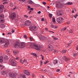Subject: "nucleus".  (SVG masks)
I'll return each mask as SVG.
<instances>
[{"label":"nucleus","instance_id":"nucleus-9","mask_svg":"<svg viewBox=\"0 0 78 78\" xmlns=\"http://www.w3.org/2000/svg\"><path fill=\"white\" fill-rule=\"evenodd\" d=\"M9 75L11 78H16V74L13 73H9Z\"/></svg>","mask_w":78,"mask_h":78},{"label":"nucleus","instance_id":"nucleus-59","mask_svg":"<svg viewBox=\"0 0 78 78\" xmlns=\"http://www.w3.org/2000/svg\"><path fill=\"white\" fill-rule=\"evenodd\" d=\"M48 61H47L45 63V64H47V63H48Z\"/></svg>","mask_w":78,"mask_h":78},{"label":"nucleus","instance_id":"nucleus-14","mask_svg":"<svg viewBox=\"0 0 78 78\" xmlns=\"http://www.w3.org/2000/svg\"><path fill=\"white\" fill-rule=\"evenodd\" d=\"M25 62V65H26V66H27V65L28 64V62H27V60H25V59H24L23 62L22 63V64H24Z\"/></svg>","mask_w":78,"mask_h":78},{"label":"nucleus","instance_id":"nucleus-43","mask_svg":"<svg viewBox=\"0 0 78 78\" xmlns=\"http://www.w3.org/2000/svg\"><path fill=\"white\" fill-rule=\"evenodd\" d=\"M29 38H30V41H33V38H31V37H30Z\"/></svg>","mask_w":78,"mask_h":78},{"label":"nucleus","instance_id":"nucleus-11","mask_svg":"<svg viewBox=\"0 0 78 78\" xmlns=\"http://www.w3.org/2000/svg\"><path fill=\"white\" fill-rule=\"evenodd\" d=\"M5 42V39L4 38H2L0 40V44H3Z\"/></svg>","mask_w":78,"mask_h":78},{"label":"nucleus","instance_id":"nucleus-57","mask_svg":"<svg viewBox=\"0 0 78 78\" xmlns=\"http://www.w3.org/2000/svg\"><path fill=\"white\" fill-rule=\"evenodd\" d=\"M31 13V10H30V12H28L29 14H30Z\"/></svg>","mask_w":78,"mask_h":78},{"label":"nucleus","instance_id":"nucleus-60","mask_svg":"<svg viewBox=\"0 0 78 78\" xmlns=\"http://www.w3.org/2000/svg\"><path fill=\"white\" fill-rule=\"evenodd\" d=\"M41 12L40 11H39L38 12V14H40Z\"/></svg>","mask_w":78,"mask_h":78},{"label":"nucleus","instance_id":"nucleus-55","mask_svg":"<svg viewBox=\"0 0 78 78\" xmlns=\"http://www.w3.org/2000/svg\"><path fill=\"white\" fill-rule=\"evenodd\" d=\"M4 68H5V67L2 66V68H1V70H2L3 69H4Z\"/></svg>","mask_w":78,"mask_h":78},{"label":"nucleus","instance_id":"nucleus-62","mask_svg":"<svg viewBox=\"0 0 78 78\" xmlns=\"http://www.w3.org/2000/svg\"><path fill=\"white\" fill-rule=\"evenodd\" d=\"M20 62L21 63H22V59L20 60Z\"/></svg>","mask_w":78,"mask_h":78},{"label":"nucleus","instance_id":"nucleus-41","mask_svg":"<svg viewBox=\"0 0 78 78\" xmlns=\"http://www.w3.org/2000/svg\"><path fill=\"white\" fill-rule=\"evenodd\" d=\"M24 38H25L26 39H27V36L26 35H24L23 36Z\"/></svg>","mask_w":78,"mask_h":78},{"label":"nucleus","instance_id":"nucleus-5","mask_svg":"<svg viewBox=\"0 0 78 78\" xmlns=\"http://www.w3.org/2000/svg\"><path fill=\"white\" fill-rule=\"evenodd\" d=\"M10 17L13 20L15 19V18L16 17V14L14 12L12 13L10 15Z\"/></svg>","mask_w":78,"mask_h":78},{"label":"nucleus","instance_id":"nucleus-40","mask_svg":"<svg viewBox=\"0 0 78 78\" xmlns=\"http://www.w3.org/2000/svg\"><path fill=\"white\" fill-rule=\"evenodd\" d=\"M69 43L68 44V45L69 47H70V46H71V43Z\"/></svg>","mask_w":78,"mask_h":78},{"label":"nucleus","instance_id":"nucleus-28","mask_svg":"<svg viewBox=\"0 0 78 78\" xmlns=\"http://www.w3.org/2000/svg\"><path fill=\"white\" fill-rule=\"evenodd\" d=\"M54 52L55 54H58V51L55 50H54Z\"/></svg>","mask_w":78,"mask_h":78},{"label":"nucleus","instance_id":"nucleus-4","mask_svg":"<svg viewBox=\"0 0 78 78\" xmlns=\"http://www.w3.org/2000/svg\"><path fill=\"white\" fill-rule=\"evenodd\" d=\"M56 6L57 8H62L64 6L63 4L61 3H57L56 4Z\"/></svg>","mask_w":78,"mask_h":78},{"label":"nucleus","instance_id":"nucleus-8","mask_svg":"<svg viewBox=\"0 0 78 78\" xmlns=\"http://www.w3.org/2000/svg\"><path fill=\"white\" fill-rule=\"evenodd\" d=\"M25 25L26 26H29L31 25V22L29 20H27L25 22Z\"/></svg>","mask_w":78,"mask_h":78},{"label":"nucleus","instance_id":"nucleus-26","mask_svg":"<svg viewBox=\"0 0 78 78\" xmlns=\"http://www.w3.org/2000/svg\"><path fill=\"white\" fill-rule=\"evenodd\" d=\"M1 28H5V25H4V24H1Z\"/></svg>","mask_w":78,"mask_h":78},{"label":"nucleus","instance_id":"nucleus-1","mask_svg":"<svg viewBox=\"0 0 78 78\" xmlns=\"http://www.w3.org/2000/svg\"><path fill=\"white\" fill-rule=\"evenodd\" d=\"M14 47L17 48L18 47H19L21 48H23L25 47V43L23 42L21 43V44H20L18 42H16L14 44Z\"/></svg>","mask_w":78,"mask_h":78},{"label":"nucleus","instance_id":"nucleus-63","mask_svg":"<svg viewBox=\"0 0 78 78\" xmlns=\"http://www.w3.org/2000/svg\"><path fill=\"white\" fill-rule=\"evenodd\" d=\"M67 24L69 25V24H70V23L69 22H68L67 23Z\"/></svg>","mask_w":78,"mask_h":78},{"label":"nucleus","instance_id":"nucleus-58","mask_svg":"<svg viewBox=\"0 0 78 78\" xmlns=\"http://www.w3.org/2000/svg\"><path fill=\"white\" fill-rule=\"evenodd\" d=\"M11 34V33L10 32H9L7 33V34Z\"/></svg>","mask_w":78,"mask_h":78},{"label":"nucleus","instance_id":"nucleus-54","mask_svg":"<svg viewBox=\"0 0 78 78\" xmlns=\"http://www.w3.org/2000/svg\"><path fill=\"white\" fill-rule=\"evenodd\" d=\"M76 50L78 51V46H77L76 47Z\"/></svg>","mask_w":78,"mask_h":78},{"label":"nucleus","instance_id":"nucleus-10","mask_svg":"<svg viewBox=\"0 0 78 78\" xmlns=\"http://www.w3.org/2000/svg\"><path fill=\"white\" fill-rule=\"evenodd\" d=\"M24 74H25L26 75H27L28 76L30 75V72H29L28 70H24Z\"/></svg>","mask_w":78,"mask_h":78},{"label":"nucleus","instance_id":"nucleus-51","mask_svg":"<svg viewBox=\"0 0 78 78\" xmlns=\"http://www.w3.org/2000/svg\"><path fill=\"white\" fill-rule=\"evenodd\" d=\"M1 22H2V23L4 22V20H2L1 21Z\"/></svg>","mask_w":78,"mask_h":78},{"label":"nucleus","instance_id":"nucleus-29","mask_svg":"<svg viewBox=\"0 0 78 78\" xmlns=\"http://www.w3.org/2000/svg\"><path fill=\"white\" fill-rule=\"evenodd\" d=\"M19 1H21V2H23V3L26 2V0H19Z\"/></svg>","mask_w":78,"mask_h":78},{"label":"nucleus","instance_id":"nucleus-48","mask_svg":"<svg viewBox=\"0 0 78 78\" xmlns=\"http://www.w3.org/2000/svg\"><path fill=\"white\" fill-rule=\"evenodd\" d=\"M40 62H41V65H42V64H43V62H42V61H40Z\"/></svg>","mask_w":78,"mask_h":78},{"label":"nucleus","instance_id":"nucleus-20","mask_svg":"<svg viewBox=\"0 0 78 78\" xmlns=\"http://www.w3.org/2000/svg\"><path fill=\"white\" fill-rule=\"evenodd\" d=\"M59 62L60 64H64V62L62 61H61V59L59 60Z\"/></svg>","mask_w":78,"mask_h":78},{"label":"nucleus","instance_id":"nucleus-13","mask_svg":"<svg viewBox=\"0 0 78 78\" xmlns=\"http://www.w3.org/2000/svg\"><path fill=\"white\" fill-rule=\"evenodd\" d=\"M48 48H49V50L50 51H51V50H53V46L51 44L49 45Z\"/></svg>","mask_w":78,"mask_h":78},{"label":"nucleus","instance_id":"nucleus-24","mask_svg":"<svg viewBox=\"0 0 78 78\" xmlns=\"http://www.w3.org/2000/svg\"><path fill=\"white\" fill-rule=\"evenodd\" d=\"M4 16V15L3 14H2L0 15V17H1V18H2V19H3V18H5V17Z\"/></svg>","mask_w":78,"mask_h":78},{"label":"nucleus","instance_id":"nucleus-35","mask_svg":"<svg viewBox=\"0 0 78 78\" xmlns=\"http://www.w3.org/2000/svg\"><path fill=\"white\" fill-rule=\"evenodd\" d=\"M67 29V28L66 27H64L63 28L62 30V31H65V30Z\"/></svg>","mask_w":78,"mask_h":78},{"label":"nucleus","instance_id":"nucleus-61","mask_svg":"<svg viewBox=\"0 0 78 78\" xmlns=\"http://www.w3.org/2000/svg\"><path fill=\"white\" fill-rule=\"evenodd\" d=\"M45 30H46V31L48 30V29L47 28H45Z\"/></svg>","mask_w":78,"mask_h":78},{"label":"nucleus","instance_id":"nucleus-50","mask_svg":"<svg viewBox=\"0 0 78 78\" xmlns=\"http://www.w3.org/2000/svg\"><path fill=\"white\" fill-rule=\"evenodd\" d=\"M8 2H5L3 3V4H6V3H7Z\"/></svg>","mask_w":78,"mask_h":78},{"label":"nucleus","instance_id":"nucleus-30","mask_svg":"<svg viewBox=\"0 0 78 78\" xmlns=\"http://www.w3.org/2000/svg\"><path fill=\"white\" fill-rule=\"evenodd\" d=\"M21 77H23V78H26V76L24 75H21Z\"/></svg>","mask_w":78,"mask_h":78},{"label":"nucleus","instance_id":"nucleus-18","mask_svg":"<svg viewBox=\"0 0 78 78\" xmlns=\"http://www.w3.org/2000/svg\"><path fill=\"white\" fill-rule=\"evenodd\" d=\"M8 44H9V42L8 41L6 42L5 45H4L5 47H8Z\"/></svg>","mask_w":78,"mask_h":78},{"label":"nucleus","instance_id":"nucleus-6","mask_svg":"<svg viewBox=\"0 0 78 78\" xmlns=\"http://www.w3.org/2000/svg\"><path fill=\"white\" fill-rule=\"evenodd\" d=\"M11 66H12L16 67V66H17V62H16V61L13 60H12L11 61Z\"/></svg>","mask_w":78,"mask_h":78},{"label":"nucleus","instance_id":"nucleus-56","mask_svg":"<svg viewBox=\"0 0 78 78\" xmlns=\"http://www.w3.org/2000/svg\"><path fill=\"white\" fill-rule=\"evenodd\" d=\"M60 71V69H58L57 70V72H59Z\"/></svg>","mask_w":78,"mask_h":78},{"label":"nucleus","instance_id":"nucleus-15","mask_svg":"<svg viewBox=\"0 0 78 78\" xmlns=\"http://www.w3.org/2000/svg\"><path fill=\"white\" fill-rule=\"evenodd\" d=\"M62 59H64V60H65V59L66 61H69V60H70V59H69V58H67L66 56H64L62 58Z\"/></svg>","mask_w":78,"mask_h":78},{"label":"nucleus","instance_id":"nucleus-23","mask_svg":"<svg viewBox=\"0 0 78 78\" xmlns=\"http://www.w3.org/2000/svg\"><path fill=\"white\" fill-rule=\"evenodd\" d=\"M72 4H73V3L72 2H68L66 3V5H72Z\"/></svg>","mask_w":78,"mask_h":78},{"label":"nucleus","instance_id":"nucleus-27","mask_svg":"<svg viewBox=\"0 0 78 78\" xmlns=\"http://www.w3.org/2000/svg\"><path fill=\"white\" fill-rule=\"evenodd\" d=\"M52 21L54 23H55L56 22V20L55 18H52Z\"/></svg>","mask_w":78,"mask_h":78},{"label":"nucleus","instance_id":"nucleus-33","mask_svg":"<svg viewBox=\"0 0 78 78\" xmlns=\"http://www.w3.org/2000/svg\"><path fill=\"white\" fill-rule=\"evenodd\" d=\"M31 55H33V56H36V55L35 53H31Z\"/></svg>","mask_w":78,"mask_h":78},{"label":"nucleus","instance_id":"nucleus-39","mask_svg":"<svg viewBox=\"0 0 78 78\" xmlns=\"http://www.w3.org/2000/svg\"><path fill=\"white\" fill-rule=\"evenodd\" d=\"M53 39H54V40H57V39H58V38H57L55 37H53Z\"/></svg>","mask_w":78,"mask_h":78},{"label":"nucleus","instance_id":"nucleus-17","mask_svg":"<svg viewBox=\"0 0 78 78\" xmlns=\"http://www.w3.org/2000/svg\"><path fill=\"white\" fill-rule=\"evenodd\" d=\"M3 61V57L2 56H1L0 57V62H2Z\"/></svg>","mask_w":78,"mask_h":78},{"label":"nucleus","instance_id":"nucleus-7","mask_svg":"<svg viewBox=\"0 0 78 78\" xmlns=\"http://www.w3.org/2000/svg\"><path fill=\"white\" fill-rule=\"evenodd\" d=\"M56 20L58 23H61L62 21H63V19L61 17H59Z\"/></svg>","mask_w":78,"mask_h":78},{"label":"nucleus","instance_id":"nucleus-49","mask_svg":"<svg viewBox=\"0 0 78 78\" xmlns=\"http://www.w3.org/2000/svg\"><path fill=\"white\" fill-rule=\"evenodd\" d=\"M15 59H17V60H19V57H17L15 58Z\"/></svg>","mask_w":78,"mask_h":78},{"label":"nucleus","instance_id":"nucleus-44","mask_svg":"<svg viewBox=\"0 0 78 78\" xmlns=\"http://www.w3.org/2000/svg\"><path fill=\"white\" fill-rule=\"evenodd\" d=\"M69 33H73V30H70L69 31Z\"/></svg>","mask_w":78,"mask_h":78},{"label":"nucleus","instance_id":"nucleus-3","mask_svg":"<svg viewBox=\"0 0 78 78\" xmlns=\"http://www.w3.org/2000/svg\"><path fill=\"white\" fill-rule=\"evenodd\" d=\"M39 37L41 41H44V40H47V39H48V37H45L40 35H39Z\"/></svg>","mask_w":78,"mask_h":78},{"label":"nucleus","instance_id":"nucleus-38","mask_svg":"<svg viewBox=\"0 0 78 78\" xmlns=\"http://www.w3.org/2000/svg\"><path fill=\"white\" fill-rule=\"evenodd\" d=\"M6 51L7 53H8H8H9V50L8 49L6 50Z\"/></svg>","mask_w":78,"mask_h":78},{"label":"nucleus","instance_id":"nucleus-46","mask_svg":"<svg viewBox=\"0 0 78 78\" xmlns=\"http://www.w3.org/2000/svg\"><path fill=\"white\" fill-rule=\"evenodd\" d=\"M41 21L42 22H43V21H44V18H42L41 19Z\"/></svg>","mask_w":78,"mask_h":78},{"label":"nucleus","instance_id":"nucleus-21","mask_svg":"<svg viewBox=\"0 0 78 78\" xmlns=\"http://www.w3.org/2000/svg\"><path fill=\"white\" fill-rule=\"evenodd\" d=\"M28 3H29V4H30V5H32V4H33V2L31 0H29L28 2Z\"/></svg>","mask_w":78,"mask_h":78},{"label":"nucleus","instance_id":"nucleus-42","mask_svg":"<svg viewBox=\"0 0 78 78\" xmlns=\"http://www.w3.org/2000/svg\"><path fill=\"white\" fill-rule=\"evenodd\" d=\"M43 4L44 5H46V2H43Z\"/></svg>","mask_w":78,"mask_h":78},{"label":"nucleus","instance_id":"nucleus-36","mask_svg":"<svg viewBox=\"0 0 78 78\" xmlns=\"http://www.w3.org/2000/svg\"><path fill=\"white\" fill-rule=\"evenodd\" d=\"M78 16V14H76L74 16V17L75 18V19H76V17Z\"/></svg>","mask_w":78,"mask_h":78},{"label":"nucleus","instance_id":"nucleus-32","mask_svg":"<svg viewBox=\"0 0 78 78\" xmlns=\"http://www.w3.org/2000/svg\"><path fill=\"white\" fill-rule=\"evenodd\" d=\"M52 16H53V15L51 14H49V16L50 18H51V17H52Z\"/></svg>","mask_w":78,"mask_h":78},{"label":"nucleus","instance_id":"nucleus-45","mask_svg":"<svg viewBox=\"0 0 78 78\" xmlns=\"http://www.w3.org/2000/svg\"><path fill=\"white\" fill-rule=\"evenodd\" d=\"M51 27L52 28H53V27H54V26H53V25L52 24H51Z\"/></svg>","mask_w":78,"mask_h":78},{"label":"nucleus","instance_id":"nucleus-34","mask_svg":"<svg viewBox=\"0 0 78 78\" xmlns=\"http://www.w3.org/2000/svg\"><path fill=\"white\" fill-rule=\"evenodd\" d=\"M73 56L74 57H75V56H77V55L76 53L75 54L74 53H73Z\"/></svg>","mask_w":78,"mask_h":78},{"label":"nucleus","instance_id":"nucleus-12","mask_svg":"<svg viewBox=\"0 0 78 78\" xmlns=\"http://www.w3.org/2000/svg\"><path fill=\"white\" fill-rule=\"evenodd\" d=\"M3 8H4L3 5H0V13H2L3 12Z\"/></svg>","mask_w":78,"mask_h":78},{"label":"nucleus","instance_id":"nucleus-47","mask_svg":"<svg viewBox=\"0 0 78 78\" xmlns=\"http://www.w3.org/2000/svg\"><path fill=\"white\" fill-rule=\"evenodd\" d=\"M24 16L25 17H26V18H28V16L26 15H25Z\"/></svg>","mask_w":78,"mask_h":78},{"label":"nucleus","instance_id":"nucleus-37","mask_svg":"<svg viewBox=\"0 0 78 78\" xmlns=\"http://www.w3.org/2000/svg\"><path fill=\"white\" fill-rule=\"evenodd\" d=\"M60 13H63V10H61L59 11Z\"/></svg>","mask_w":78,"mask_h":78},{"label":"nucleus","instance_id":"nucleus-22","mask_svg":"<svg viewBox=\"0 0 78 78\" xmlns=\"http://www.w3.org/2000/svg\"><path fill=\"white\" fill-rule=\"evenodd\" d=\"M13 53L15 55H17L18 53V51H13Z\"/></svg>","mask_w":78,"mask_h":78},{"label":"nucleus","instance_id":"nucleus-16","mask_svg":"<svg viewBox=\"0 0 78 78\" xmlns=\"http://www.w3.org/2000/svg\"><path fill=\"white\" fill-rule=\"evenodd\" d=\"M34 31H36V26H33L31 28Z\"/></svg>","mask_w":78,"mask_h":78},{"label":"nucleus","instance_id":"nucleus-25","mask_svg":"<svg viewBox=\"0 0 78 78\" xmlns=\"http://www.w3.org/2000/svg\"><path fill=\"white\" fill-rule=\"evenodd\" d=\"M1 73L2 75H5V74H6V72L5 71H2V73Z\"/></svg>","mask_w":78,"mask_h":78},{"label":"nucleus","instance_id":"nucleus-53","mask_svg":"<svg viewBox=\"0 0 78 78\" xmlns=\"http://www.w3.org/2000/svg\"><path fill=\"white\" fill-rule=\"evenodd\" d=\"M34 9L33 8H31L30 9V10H31V11H33Z\"/></svg>","mask_w":78,"mask_h":78},{"label":"nucleus","instance_id":"nucleus-64","mask_svg":"<svg viewBox=\"0 0 78 78\" xmlns=\"http://www.w3.org/2000/svg\"><path fill=\"white\" fill-rule=\"evenodd\" d=\"M49 32H51V33H54V32L51 31H49Z\"/></svg>","mask_w":78,"mask_h":78},{"label":"nucleus","instance_id":"nucleus-19","mask_svg":"<svg viewBox=\"0 0 78 78\" xmlns=\"http://www.w3.org/2000/svg\"><path fill=\"white\" fill-rule=\"evenodd\" d=\"M58 62V61L57 60H54L53 63L54 64H56Z\"/></svg>","mask_w":78,"mask_h":78},{"label":"nucleus","instance_id":"nucleus-52","mask_svg":"<svg viewBox=\"0 0 78 78\" xmlns=\"http://www.w3.org/2000/svg\"><path fill=\"white\" fill-rule=\"evenodd\" d=\"M11 32L12 33H14V30H12Z\"/></svg>","mask_w":78,"mask_h":78},{"label":"nucleus","instance_id":"nucleus-2","mask_svg":"<svg viewBox=\"0 0 78 78\" xmlns=\"http://www.w3.org/2000/svg\"><path fill=\"white\" fill-rule=\"evenodd\" d=\"M30 47L32 48H35L37 50H39L41 49V47L40 46H38L36 44H34L33 43H31Z\"/></svg>","mask_w":78,"mask_h":78},{"label":"nucleus","instance_id":"nucleus-31","mask_svg":"<svg viewBox=\"0 0 78 78\" xmlns=\"http://www.w3.org/2000/svg\"><path fill=\"white\" fill-rule=\"evenodd\" d=\"M67 51L66 50H63L62 51V53H66Z\"/></svg>","mask_w":78,"mask_h":78}]
</instances>
